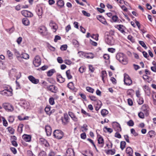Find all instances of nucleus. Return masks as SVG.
<instances>
[{"label":"nucleus","instance_id":"obj_1","mask_svg":"<svg viewBox=\"0 0 156 156\" xmlns=\"http://www.w3.org/2000/svg\"><path fill=\"white\" fill-rule=\"evenodd\" d=\"M116 58L123 64L126 65L128 63V60L126 56L122 53H119L117 54L116 56Z\"/></svg>","mask_w":156,"mask_h":156},{"label":"nucleus","instance_id":"obj_2","mask_svg":"<svg viewBox=\"0 0 156 156\" xmlns=\"http://www.w3.org/2000/svg\"><path fill=\"white\" fill-rule=\"evenodd\" d=\"M54 136L58 139H61L63 136V133L59 130H55L53 133Z\"/></svg>","mask_w":156,"mask_h":156},{"label":"nucleus","instance_id":"obj_3","mask_svg":"<svg viewBox=\"0 0 156 156\" xmlns=\"http://www.w3.org/2000/svg\"><path fill=\"white\" fill-rule=\"evenodd\" d=\"M41 59L38 55L36 56L33 60V63L35 67H38L41 64Z\"/></svg>","mask_w":156,"mask_h":156},{"label":"nucleus","instance_id":"obj_4","mask_svg":"<svg viewBox=\"0 0 156 156\" xmlns=\"http://www.w3.org/2000/svg\"><path fill=\"white\" fill-rule=\"evenodd\" d=\"M2 106L8 112H12L14 110L13 106L10 104L5 103L3 104Z\"/></svg>","mask_w":156,"mask_h":156},{"label":"nucleus","instance_id":"obj_5","mask_svg":"<svg viewBox=\"0 0 156 156\" xmlns=\"http://www.w3.org/2000/svg\"><path fill=\"white\" fill-rule=\"evenodd\" d=\"M124 81L125 84L126 85H130L132 84V81L129 76L126 74H124Z\"/></svg>","mask_w":156,"mask_h":156},{"label":"nucleus","instance_id":"obj_6","mask_svg":"<svg viewBox=\"0 0 156 156\" xmlns=\"http://www.w3.org/2000/svg\"><path fill=\"white\" fill-rule=\"evenodd\" d=\"M112 126L118 132H120L121 131L120 124L117 122H114L112 123Z\"/></svg>","mask_w":156,"mask_h":156},{"label":"nucleus","instance_id":"obj_7","mask_svg":"<svg viewBox=\"0 0 156 156\" xmlns=\"http://www.w3.org/2000/svg\"><path fill=\"white\" fill-rule=\"evenodd\" d=\"M22 14L25 17H31L33 16V13L27 10H23L21 12Z\"/></svg>","mask_w":156,"mask_h":156},{"label":"nucleus","instance_id":"obj_8","mask_svg":"<svg viewBox=\"0 0 156 156\" xmlns=\"http://www.w3.org/2000/svg\"><path fill=\"white\" fill-rule=\"evenodd\" d=\"M47 89L48 90L52 92L56 93L57 91V88L54 85H51L48 86Z\"/></svg>","mask_w":156,"mask_h":156},{"label":"nucleus","instance_id":"obj_9","mask_svg":"<svg viewBox=\"0 0 156 156\" xmlns=\"http://www.w3.org/2000/svg\"><path fill=\"white\" fill-rule=\"evenodd\" d=\"M95 109L96 111H98L101 108V101L98 100L97 101L94 102Z\"/></svg>","mask_w":156,"mask_h":156},{"label":"nucleus","instance_id":"obj_10","mask_svg":"<svg viewBox=\"0 0 156 156\" xmlns=\"http://www.w3.org/2000/svg\"><path fill=\"white\" fill-rule=\"evenodd\" d=\"M119 31H120L122 33L125 34L126 32L125 30L126 28L125 26L122 25H118L116 27Z\"/></svg>","mask_w":156,"mask_h":156},{"label":"nucleus","instance_id":"obj_11","mask_svg":"<svg viewBox=\"0 0 156 156\" xmlns=\"http://www.w3.org/2000/svg\"><path fill=\"white\" fill-rule=\"evenodd\" d=\"M66 155V156H74V153L73 150L71 148L68 149Z\"/></svg>","mask_w":156,"mask_h":156},{"label":"nucleus","instance_id":"obj_12","mask_svg":"<svg viewBox=\"0 0 156 156\" xmlns=\"http://www.w3.org/2000/svg\"><path fill=\"white\" fill-rule=\"evenodd\" d=\"M97 19L99 20L101 23L105 25H108L105 19L102 16L98 15L97 16Z\"/></svg>","mask_w":156,"mask_h":156},{"label":"nucleus","instance_id":"obj_13","mask_svg":"<svg viewBox=\"0 0 156 156\" xmlns=\"http://www.w3.org/2000/svg\"><path fill=\"white\" fill-rule=\"evenodd\" d=\"M45 130L47 136H50L51 133V129L50 126L47 125L45 127Z\"/></svg>","mask_w":156,"mask_h":156},{"label":"nucleus","instance_id":"obj_14","mask_svg":"<svg viewBox=\"0 0 156 156\" xmlns=\"http://www.w3.org/2000/svg\"><path fill=\"white\" fill-rule=\"evenodd\" d=\"M29 80L33 83L37 84L39 82L38 79H35L32 76H30L28 77Z\"/></svg>","mask_w":156,"mask_h":156},{"label":"nucleus","instance_id":"obj_15","mask_svg":"<svg viewBox=\"0 0 156 156\" xmlns=\"http://www.w3.org/2000/svg\"><path fill=\"white\" fill-rule=\"evenodd\" d=\"M22 138L26 142H30L31 140V136L28 135H23L22 136Z\"/></svg>","mask_w":156,"mask_h":156},{"label":"nucleus","instance_id":"obj_16","mask_svg":"<svg viewBox=\"0 0 156 156\" xmlns=\"http://www.w3.org/2000/svg\"><path fill=\"white\" fill-rule=\"evenodd\" d=\"M57 81L60 83H62L65 81V78H63L60 75H58L57 76Z\"/></svg>","mask_w":156,"mask_h":156},{"label":"nucleus","instance_id":"obj_17","mask_svg":"<svg viewBox=\"0 0 156 156\" xmlns=\"http://www.w3.org/2000/svg\"><path fill=\"white\" fill-rule=\"evenodd\" d=\"M107 76V74L105 71H103L101 72V76L104 83L105 82V79L106 78Z\"/></svg>","mask_w":156,"mask_h":156},{"label":"nucleus","instance_id":"obj_18","mask_svg":"<svg viewBox=\"0 0 156 156\" xmlns=\"http://www.w3.org/2000/svg\"><path fill=\"white\" fill-rule=\"evenodd\" d=\"M141 109L145 113H147L149 111L148 106L147 105H144L142 107Z\"/></svg>","mask_w":156,"mask_h":156},{"label":"nucleus","instance_id":"obj_19","mask_svg":"<svg viewBox=\"0 0 156 156\" xmlns=\"http://www.w3.org/2000/svg\"><path fill=\"white\" fill-rule=\"evenodd\" d=\"M98 142L99 144H101V147H103L104 144V140L103 138L101 136H100L98 138Z\"/></svg>","mask_w":156,"mask_h":156},{"label":"nucleus","instance_id":"obj_20","mask_svg":"<svg viewBox=\"0 0 156 156\" xmlns=\"http://www.w3.org/2000/svg\"><path fill=\"white\" fill-rule=\"evenodd\" d=\"M69 114L74 121H77L78 120L77 118L72 112H69Z\"/></svg>","mask_w":156,"mask_h":156},{"label":"nucleus","instance_id":"obj_21","mask_svg":"<svg viewBox=\"0 0 156 156\" xmlns=\"http://www.w3.org/2000/svg\"><path fill=\"white\" fill-rule=\"evenodd\" d=\"M22 23L25 26H28L30 24V21L28 19L26 18L23 19Z\"/></svg>","mask_w":156,"mask_h":156},{"label":"nucleus","instance_id":"obj_22","mask_svg":"<svg viewBox=\"0 0 156 156\" xmlns=\"http://www.w3.org/2000/svg\"><path fill=\"white\" fill-rule=\"evenodd\" d=\"M37 13L40 18H41L42 14V9L41 8H38L37 10Z\"/></svg>","mask_w":156,"mask_h":156},{"label":"nucleus","instance_id":"obj_23","mask_svg":"<svg viewBox=\"0 0 156 156\" xmlns=\"http://www.w3.org/2000/svg\"><path fill=\"white\" fill-rule=\"evenodd\" d=\"M49 25L54 30V31H55L57 27L56 24L52 21H51Z\"/></svg>","mask_w":156,"mask_h":156},{"label":"nucleus","instance_id":"obj_24","mask_svg":"<svg viewBox=\"0 0 156 156\" xmlns=\"http://www.w3.org/2000/svg\"><path fill=\"white\" fill-rule=\"evenodd\" d=\"M94 56V54L91 53H88L85 55V57L88 59L93 58Z\"/></svg>","mask_w":156,"mask_h":156},{"label":"nucleus","instance_id":"obj_25","mask_svg":"<svg viewBox=\"0 0 156 156\" xmlns=\"http://www.w3.org/2000/svg\"><path fill=\"white\" fill-rule=\"evenodd\" d=\"M126 152L129 155H131L133 153V150L131 147H128L126 148Z\"/></svg>","mask_w":156,"mask_h":156},{"label":"nucleus","instance_id":"obj_26","mask_svg":"<svg viewBox=\"0 0 156 156\" xmlns=\"http://www.w3.org/2000/svg\"><path fill=\"white\" fill-rule=\"evenodd\" d=\"M5 94L6 96H12V90L10 89L9 90V89H5Z\"/></svg>","mask_w":156,"mask_h":156},{"label":"nucleus","instance_id":"obj_27","mask_svg":"<svg viewBox=\"0 0 156 156\" xmlns=\"http://www.w3.org/2000/svg\"><path fill=\"white\" fill-rule=\"evenodd\" d=\"M47 30V29L45 27L43 26L39 28V31L41 34L43 33Z\"/></svg>","mask_w":156,"mask_h":156},{"label":"nucleus","instance_id":"obj_28","mask_svg":"<svg viewBox=\"0 0 156 156\" xmlns=\"http://www.w3.org/2000/svg\"><path fill=\"white\" fill-rule=\"evenodd\" d=\"M57 4L58 6L60 8H62L64 6V3L63 0H59L57 1Z\"/></svg>","mask_w":156,"mask_h":156},{"label":"nucleus","instance_id":"obj_29","mask_svg":"<svg viewBox=\"0 0 156 156\" xmlns=\"http://www.w3.org/2000/svg\"><path fill=\"white\" fill-rule=\"evenodd\" d=\"M45 111L46 113L49 115H50L51 113V112L50 111V106H47L45 108Z\"/></svg>","mask_w":156,"mask_h":156},{"label":"nucleus","instance_id":"obj_30","mask_svg":"<svg viewBox=\"0 0 156 156\" xmlns=\"http://www.w3.org/2000/svg\"><path fill=\"white\" fill-rule=\"evenodd\" d=\"M152 98L153 99L154 104H156V92H153L151 94Z\"/></svg>","mask_w":156,"mask_h":156},{"label":"nucleus","instance_id":"obj_31","mask_svg":"<svg viewBox=\"0 0 156 156\" xmlns=\"http://www.w3.org/2000/svg\"><path fill=\"white\" fill-rule=\"evenodd\" d=\"M108 113V111L105 109H103L101 111V114L103 117L105 116Z\"/></svg>","mask_w":156,"mask_h":156},{"label":"nucleus","instance_id":"obj_32","mask_svg":"<svg viewBox=\"0 0 156 156\" xmlns=\"http://www.w3.org/2000/svg\"><path fill=\"white\" fill-rule=\"evenodd\" d=\"M55 72V71L54 69H51L47 72V76H51Z\"/></svg>","mask_w":156,"mask_h":156},{"label":"nucleus","instance_id":"obj_33","mask_svg":"<svg viewBox=\"0 0 156 156\" xmlns=\"http://www.w3.org/2000/svg\"><path fill=\"white\" fill-rule=\"evenodd\" d=\"M148 135L150 138H151L155 136V132L153 130L150 131L148 133Z\"/></svg>","mask_w":156,"mask_h":156},{"label":"nucleus","instance_id":"obj_34","mask_svg":"<svg viewBox=\"0 0 156 156\" xmlns=\"http://www.w3.org/2000/svg\"><path fill=\"white\" fill-rule=\"evenodd\" d=\"M126 143L124 141H122L120 142V148L122 150H123L125 147Z\"/></svg>","mask_w":156,"mask_h":156},{"label":"nucleus","instance_id":"obj_35","mask_svg":"<svg viewBox=\"0 0 156 156\" xmlns=\"http://www.w3.org/2000/svg\"><path fill=\"white\" fill-rule=\"evenodd\" d=\"M66 73L67 77L69 79H71L72 78V76L70 74V71L69 70L67 71Z\"/></svg>","mask_w":156,"mask_h":156},{"label":"nucleus","instance_id":"obj_36","mask_svg":"<svg viewBox=\"0 0 156 156\" xmlns=\"http://www.w3.org/2000/svg\"><path fill=\"white\" fill-rule=\"evenodd\" d=\"M118 17L116 15L113 16H112V21L113 22H119V21L118 20Z\"/></svg>","mask_w":156,"mask_h":156},{"label":"nucleus","instance_id":"obj_37","mask_svg":"<svg viewBox=\"0 0 156 156\" xmlns=\"http://www.w3.org/2000/svg\"><path fill=\"white\" fill-rule=\"evenodd\" d=\"M86 89L87 90V91L88 92L92 93H93L94 91V89L89 87H87L86 88Z\"/></svg>","mask_w":156,"mask_h":156},{"label":"nucleus","instance_id":"obj_38","mask_svg":"<svg viewBox=\"0 0 156 156\" xmlns=\"http://www.w3.org/2000/svg\"><path fill=\"white\" fill-rule=\"evenodd\" d=\"M127 39L132 43L134 42L135 41L134 38L131 35H129L128 36Z\"/></svg>","mask_w":156,"mask_h":156},{"label":"nucleus","instance_id":"obj_39","mask_svg":"<svg viewBox=\"0 0 156 156\" xmlns=\"http://www.w3.org/2000/svg\"><path fill=\"white\" fill-rule=\"evenodd\" d=\"M115 153V150H108L107 152V153L108 154H114Z\"/></svg>","mask_w":156,"mask_h":156},{"label":"nucleus","instance_id":"obj_40","mask_svg":"<svg viewBox=\"0 0 156 156\" xmlns=\"http://www.w3.org/2000/svg\"><path fill=\"white\" fill-rule=\"evenodd\" d=\"M21 55L23 58L27 59L29 58V55L26 53H23L21 54Z\"/></svg>","mask_w":156,"mask_h":156},{"label":"nucleus","instance_id":"obj_41","mask_svg":"<svg viewBox=\"0 0 156 156\" xmlns=\"http://www.w3.org/2000/svg\"><path fill=\"white\" fill-rule=\"evenodd\" d=\"M131 133L132 134L135 136H138V133L135 131L134 129H131Z\"/></svg>","mask_w":156,"mask_h":156},{"label":"nucleus","instance_id":"obj_42","mask_svg":"<svg viewBox=\"0 0 156 156\" xmlns=\"http://www.w3.org/2000/svg\"><path fill=\"white\" fill-rule=\"evenodd\" d=\"M139 44L141 45L145 49H147V47L146 46L145 43L142 41H139Z\"/></svg>","mask_w":156,"mask_h":156},{"label":"nucleus","instance_id":"obj_43","mask_svg":"<svg viewBox=\"0 0 156 156\" xmlns=\"http://www.w3.org/2000/svg\"><path fill=\"white\" fill-rule=\"evenodd\" d=\"M68 87L71 89H73L74 88L73 84V82H70L68 84Z\"/></svg>","mask_w":156,"mask_h":156},{"label":"nucleus","instance_id":"obj_44","mask_svg":"<svg viewBox=\"0 0 156 156\" xmlns=\"http://www.w3.org/2000/svg\"><path fill=\"white\" fill-rule=\"evenodd\" d=\"M87 126L86 124L83 125V126L81 127V129L82 131H86L87 130Z\"/></svg>","mask_w":156,"mask_h":156},{"label":"nucleus","instance_id":"obj_45","mask_svg":"<svg viewBox=\"0 0 156 156\" xmlns=\"http://www.w3.org/2000/svg\"><path fill=\"white\" fill-rule=\"evenodd\" d=\"M8 131L11 134H13L14 133V130L13 128L9 127L8 128Z\"/></svg>","mask_w":156,"mask_h":156},{"label":"nucleus","instance_id":"obj_46","mask_svg":"<svg viewBox=\"0 0 156 156\" xmlns=\"http://www.w3.org/2000/svg\"><path fill=\"white\" fill-rule=\"evenodd\" d=\"M2 121H3V124L4 126H7L8 125V123L7 121L5 119V118L3 117H2Z\"/></svg>","mask_w":156,"mask_h":156},{"label":"nucleus","instance_id":"obj_47","mask_svg":"<svg viewBox=\"0 0 156 156\" xmlns=\"http://www.w3.org/2000/svg\"><path fill=\"white\" fill-rule=\"evenodd\" d=\"M7 53L9 58L10 59H12V52L9 50H8L7 51Z\"/></svg>","mask_w":156,"mask_h":156},{"label":"nucleus","instance_id":"obj_48","mask_svg":"<svg viewBox=\"0 0 156 156\" xmlns=\"http://www.w3.org/2000/svg\"><path fill=\"white\" fill-rule=\"evenodd\" d=\"M23 124H20L19 125L18 127V130L20 133H21L22 132V129L23 127Z\"/></svg>","mask_w":156,"mask_h":156},{"label":"nucleus","instance_id":"obj_49","mask_svg":"<svg viewBox=\"0 0 156 156\" xmlns=\"http://www.w3.org/2000/svg\"><path fill=\"white\" fill-rule=\"evenodd\" d=\"M91 37L93 38L96 41H98V34H93L91 36Z\"/></svg>","mask_w":156,"mask_h":156},{"label":"nucleus","instance_id":"obj_50","mask_svg":"<svg viewBox=\"0 0 156 156\" xmlns=\"http://www.w3.org/2000/svg\"><path fill=\"white\" fill-rule=\"evenodd\" d=\"M82 13L84 15L87 17H89L90 15L89 13L87 12L86 11L84 10H83L82 11Z\"/></svg>","mask_w":156,"mask_h":156},{"label":"nucleus","instance_id":"obj_51","mask_svg":"<svg viewBox=\"0 0 156 156\" xmlns=\"http://www.w3.org/2000/svg\"><path fill=\"white\" fill-rule=\"evenodd\" d=\"M67 45L66 44L63 45L61 46L60 49L62 51H65L67 48Z\"/></svg>","mask_w":156,"mask_h":156},{"label":"nucleus","instance_id":"obj_52","mask_svg":"<svg viewBox=\"0 0 156 156\" xmlns=\"http://www.w3.org/2000/svg\"><path fill=\"white\" fill-rule=\"evenodd\" d=\"M127 124L129 126H132L134 125V123L132 120H130L127 122Z\"/></svg>","mask_w":156,"mask_h":156},{"label":"nucleus","instance_id":"obj_53","mask_svg":"<svg viewBox=\"0 0 156 156\" xmlns=\"http://www.w3.org/2000/svg\"><path fill=\"white\" fill-rule=\"evenodd\" d=\"M5 30L9 34H10L14 31V29L12 27L10 29H6Z\"/></svg>","mask_w":156,"mask_h":156},{"label":"nucleus","instance_id":"obj_54","mask_svg":"<svg viewBox=\"0 0 156 156\" xmlns=\"http://www.w3.org/2000/svg\"><path fill=\"white\" fill-rule=\"evenodd\" d=\"M69 118L67 114L64 115V119L66 121V123H64V124H66L68 122Z\"/></svg>","mask_w":156,"mask_h":156},{"label":"nucleus","instance_id":"obj_55","mask_svg":"<svg viewBox=\"0 0 156 156\" xmlns=\"http://www.w3.org/2000/svg\"><path fill=\"white\" fill-rule=\"evenodd\" d=\"M61 39V37L58 35H56L55 37L54 41L55 42H56L58 40H60Z\"/></svg>","mask_w":156,"mask_h":156},{"label":"nucleus","instance_id":"obj_56","mask_svg":"<svg viewBox=\"0 0 156 156\" xmlns=\"http://www.w3.org/2000/svg\"><path fill=\"white\" fill-rule=\"evenodd\" d=\"M49 102L50 104L51 105H53L55 103L54 99L53 98H49Z\"/></svg>","mask_w":156,"mask_h":156},{"label":"nucleus","instance_id":"obj_57","mask_svg":"<svg viewBox=\"0 0 156 156\" xmlns=\"http://www.w3.org/2000/svg\"><path fill=\"white\" fill-rule=\"evenodd\" d=\"M89 97L91 100L94 101V102H95L98 100L97 99V98L95 96H90Z\"/></svg>","mask_w":156,"mask_h":156},{"label":"nucleus","instance_id":"obj_58","mask_svg":"<svg viewBox=\"0 0 156 156\" xmlns=\"http://www.w3.org/2000/svg\"><path fill=\"white\" fill-rule=\"evenodd\" d=\"M90 43L92 45L96 46L97 45V43L94 41H93L91 40H90Z\"/></svg>","mask_w":156,"mask_h":156},{"label":"nucleus","instance_id":"obj_59","mask_svg":"<svg viewBox=\"0 0 156 156\" xmlns=\"http://www.w3.org/2000/svg\"><path fill=\"white\" fill-rule=\"evenodd\" d=\"M78 53L79 54L80 56L82 58L85 57V55H86V54L83 51H79L78 52Z\"/></svg>","mask_w":156,"mask_h":156},{"label":"nucleus","instance_id":"obj_60","mask_svg":"<svg viewBox=\"0 0 156 156\" xmlns=\"http://www.w3.org/2000/svg\"><path fill=\"white\" fill-rule=\"evenodd\" d=\"M138 115L139 117L143 119L144 118V114L142 112H139Z\"/></svg>","mask_w":156,"mask_h":156},{"label":"nucleus","instance_id":"obj_61","mask_svg":"<svg viewBox=\"0 0 156 156\" xmlns=\"http://www.w3.org/2000/svg\"><path fill=\"white\" fill-rule=\"evenodd\" d=\"M10 150L12 152V153L15 154L17 153V151L16 149L14 147H11L10 148Z\"/></svg>","mask_w":156,"mask_h":156},{"label":"nucleus","instance_id":"obj_62","mask_svg":"<svg viewBox=\"0 0 156 156\" xmlns=\"http://www.w3.org/2000/svg\"><path fill=\"white\" fill-rule=\"evenodd\" d=\"M138 104L140 105H141L144 103L143 99L142 98H140L138 101Z\"/></svg>","mask_w":156,"mask_h":156},{"label":"nucleus","instance_id":"obj_63","mask_svg":"<svg viewBox=\"0 0 156 156\" xmlns=\"http://www.w3.org/2000/svg\"><path fill=\"white\" fill-rule=\"evenodd\" d=\"M14 120V119L13 116H9V118L8 119V121L9 122H13Z\"/></svg>","mask_w":156,"mask_h":156},{"label":"nucleus","instance_id":"obj_64","mask_svg":"<svg viewBox=\"0 0 156 156\" xmlns=\"http://www.w3.org/2000/svg\"><path fill=\"white\" fill-rule=\"evenodd\" d=\"M22 38L21 37H19L17 40L16 41L18 44H20L22 41Z\"/></svg>","mask_w":156,"mask_h":156}]
</instances>
